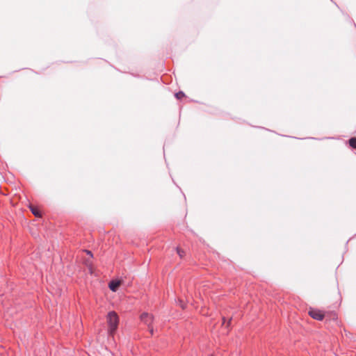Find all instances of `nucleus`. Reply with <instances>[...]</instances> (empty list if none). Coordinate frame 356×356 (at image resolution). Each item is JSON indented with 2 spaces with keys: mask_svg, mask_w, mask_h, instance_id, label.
<instances>
[{
  "mask_svg": "<svg viewBox=\"0 0 356 356\" xmlns=\"http://www.w3.org/2000/svg\"><path fill=\"white\" fill-rule=\"evenodd\" d=\"M140 318V321L147 326L150 334L152 335L154 333V329L152 325L154 321L153 316L147 312H143V314H141Z\"/></svg>",
  "mask_w": 356,
  "mask_h": 356,
  "instance_id": "f03ea898",
  "label": "nucleus"
},
{
  "mask_svg": "<svg viewBox=\"0 0 356 356\" xmlns=\"http://www.w3.org/2000/svg\"><path fill=\"white\" fill-rule=\"evenodd\" d=\"M120 285V281H115V280H113L111 282H110L109 284H108V287L109 289L112 291H116L118 290V289L119 288Z\"/></svg>",
  "mask_w": 356,
  "mask_h": 356,
  "instance_id": "20e7f679",
  "label": "nucleus"
},
{
  "mask_svg": "<svg viewBox=\"0 0 356 356\" xmlns=\"http://www.w3.org/2000/svg\"><path fill=\"white\" fill-rule=\"evenodd\" d=\"M108 332L109 335L113 336L119 323V317L114 311L109 312L107 314Z\"/></svg>",
  "mask_w": 356,
  "mask_h": 356,
  "instance_id": "f257e3e1",
  "label": "nucleus"
},
{
  "mask_svg": "<svg viewBox=\"0 0 356 356\" xmlns=\"http://www.w3.org/2000/svg\"><path fill=\"white\" fill-rule=\"evenodd\" d=\"M175 96L177 99H181L185 97V94L182 91H179L175 94Z\"/></svg>",
  "mask_w": 356,
  "mask_h": 356,
  "instance_id": "0eeeda50",
  "label": "nucleus"
},
{
  "mask_svg": "<svg viewBox=\"0 0 356 356\" xmlns=\"http://www.w3.org/2000/svg\"><path fill=\"white\" fill-rule=\"evenodd\" d=\"M222 320H223V323H225V317H223V318H222Z\"/></svg>",
  "mask_w": 356,
  "mask_h": 356,
  "instance_id": "1a4fd4ad",
  "label": "nucleus"
},
{
  "mask_svg": "<svg viewBox=\"0 0 356 356\" xmlns=\"http://www.w3.org/2000/svg\"><path fill=\"white\" fill-rule=\"evenodd\" d=\"M177 254H179V256L180 257V258H182L184 257L185 252L184 250L179 249V248H177Z\"/></svg>",
  "mask_w": 356,
  "mask_h": 356,
  "instance_id": "6e6552de",
  "label": "nucleus"
},
{
  "mask_svg": "<svg viewBox=\"0 0 356 356\" xmlns=\"http://www.w3.org/2000/svg\"><path fill=\"white\" fill-rule=\"evenodd\" d=\"M349 145L353 148H356V138L353 137L351 138L349 141Z\"/></svg>",
  "mask_w": 356,
  "mask_h": 356,
  "instance_id": "423d86ee",
  "label": "nucleus"
},
{
  "mask_svg": "<svg viewBox=\"0 0 356 356\" xmlns=\"http://www.w3.org/2000/svg\"><path fill=\"white\" fill-rule=\"evenodd\" d=\"M309 316L316 320L321 321L324 318V314L318 309H312L309 312Z\"/></svg>",
  "mask_w": 356,
  "mask_h": 356,
  "instance_id": "7ed1b4c3",
  "label": "nucleus"
},
{
  "mask_svg": "<svg viewBox=\"0 0 356 356\" xmlns=\"http://www.w3.org/2000/svg\"><path fill=\"white\" fill-rule=\"evenodd\" d=\"M30 209H31V211L32 212V213L35 216V217H40L41 216V213L40 212V211L34 207H30Z\"/></svg>",
  "mask_w": 356,
  "mask_h": 356,
  "instance_id": "39448f33",
  "label": "nucleus"
}]
</instances>
